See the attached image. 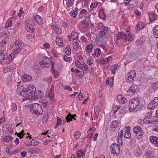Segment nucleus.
Returning a JSON list of instances; mask_svg holds the SVG:
<instances>
[{"mask_svg": "<svg viewBox=\"0 0 158 158\" xmlns=\"http://www.w3.org/2000/svg\"><path fill=\"white\" fill-rule=\"evenodd\" d=\"M66 54L68 56L71 54V49L69 46H67L65 48V49Z\"/></svg>", "mask_w": 158, "mask_h": 158, "instance_id": "nucleus-36", "label": "nucleus"}, {"mask_svg": "<svg viewBox=\"0 0 158 158\" xmlns=\"http://www.w3.org/2000/svg\"><path fill=\"white\" fill-rule=\"evenodd\" d=\"M98 3L97 2H92L90 5V8L92 10L95 9L98 6Z\"/></svg>", "mask_w": 158, "mask_h": 158, "instance_id": "nucleus-27", "label": "nucleus"}, {"mask_svg": "<svg viewBox=\"0 0 158 158\" xmlns=\"http://www.w3.org/2000/svg\"><path fill=\"white\" fill-rule=\"evenodd\" d=\"M23 46L24 44L21 40L19 39L16 40L15 42V47L13 52L16 54L20 53L22 51Z\"/></svg>", "mask_w": 158, "mask_h": 158, "instance_id": "nucleus-4", "label": "nucleus"}, {"mask_svg": "<svg viewBox=\"0 0 158 158\" xmlns=\"http://www.w3.org/2000/svg\"><path fill=\"white\" fill-rule=\"evenodd\" d=\"M120 108V106H114L112 108V111L115 113Z\"/></svg>", "mask_w": 158, "mask_h": 158, "instance_id": "nucleus-49", "label": "nucleus"}, {"mask_svg": "<svg viewBox=\"0 0 158 158\" xmlns=\"http://www.w3.org/2000/svg\"><path fill=\"white\" fill-rule=\"evenodd\" d=\"M109 59L107 57L105 59H102V60L101 62L103 64H107L109 61Z\"/></svg>", "mask_w": 158, "mask_h": 158, "instance_id": "nucleus-54", "label": "nucleus"}, {"mask_svg": "<svg viewBox=\"0 0 158 158\" xmlns=\"http://www.w3.org/2000/svg\"><path fill=\"white\" fill-rule=\"evenodd\" d=\"M152 87L154 89H156L158 88V82H155L152 84Z\"/></svg>", "mask_w": 158, "mask_h": 158, "instance_id": "nucleus-48", "label": "nucleus"}, {"mask_svg": "<svg viewBox=\"0 0 158 158\" xmlns=\"http://www.w3.org/2000/svg\"><path fill=\"white\" fill-rule=\"evenodd\" d=\"M80 30L81 32L85 33L86 32V29L85 27H83L80 29Z\"/></svg>", "mask_w": 158, "mask_h": 158, "instance_id": "nucleus-62", "label": "nucleus"}, {"mask_svg": "<svg viewBox=\"0 0 158 158\" xmlns=\"http://www.w3.org/2000/svg\"><path fill=\"white\" fill-rule=\"evenodd\" d=\"M132 35L129 31L120 32L114 35V41L117 45L122 43V41H130L133 39Z\"/></svg>", "mask_w": 158, "mask_h": 158, "instance_id": "nucleus-1", "label": "nucleus"}, {"mask_svg": "<svg viewBox=\"0 0 158 158\" xmlns=\"http://www.w3.org/2000/svg\"><path fill=\"white\" fill-rule=\"evenodd\" d=\"M156 117L154 118L152 120L148 121V123H152L154 124H158V118H156Z\"/></svg>", "mask_w": 158, "mask_h": 158, "instance_id": "nucleus-39", "label": "nucleus"}, {"mask_svg": "<svg viewBox=\"0 0 158 158\" xmlns=\"http://www.w3.org/2000/svg\"><path fill=\"white\" fill-rule=\"evenodd\" d=\"M57 122L56 123L59 125H62V124H64V121L63 120L62 121L61 118L59 117H57Z\"/></svg>", "mask_w": 158, "mask_h": 158, "instance_id": "nucleus-37", "label": "nucleus"}, {"mask_svg": "<svg viewBox=\"0 0 158 158\" xmlns=\"http://www.w3.org/2000/svg\"><path fill=\"white\" fill-rule=\"evenodd\" d=\"M56 42L59 46L62 47L63 45V41L61 40V38L60 37H58L56 39Z\"/></svg>", "mask_w": 158, "mask_h": 158, "instance_id": "nucleus-29", "label": "nucleus"}, {"mask_svg": "<svg viewBox=\"0 0 158 158\" xmlns=\"http://www.w3.org/2000/svg\"><path fill=\"white\" fill-rule=\"evenodd\" d=\"M76 116V114L72 115L69 113L68 114L66 117V122H67V123L70 122V121L72 120L73 118L74 120H76V118H74Z\"/></svg>", "mask_w": 158, "mask_h": 158, "instance_id": "nucleus-15", "label": "nucleus"}, {"mask_svg": "<svg viewBox=\"0 0 158 158\" xmlns=\"http://www.w3.org/2000/svg\"><path fill=\"white\" fill-rule=\"evenodd\" d=\"M52 28L58 34L61 33V30L60 28L58 26L56 25H53L52 26Z\"/></svg>", "mask_w": 158, "mask_h": 158, "instance_id": "nucleus-24", "label": "nucleus"}, {"mask_svg": "<svg viewBox=\"0 0 158 158\" xmlns=\"http://www.w3.org/2000/svg\"><path fill=\"white\" fill-rule=\"evenodd\" d=\"M85 152L83 151L82 150L79 151L77 153V158H81L82 157L84 158L85 155Z\"/></svg>", "mask_w": 158, "mask_h": 158, "instance_id": "nucleus-23", "label": "nucleus"}, {"mask_svg": "<svg viewBox=\"0 0 158 158\" xmlns=\"http://www.w3.org/2000/svg\"><path fill=\"white\" fill-rule=\"evenodd\" d=\"M94 53L96 56H99L101 53L100 49L99 48H96L94 51Z\"/></svg>", "mask_w": 158, "mask_h": 158, "instance_id": "nucleus-42", "label": "nucleus"}, {"mask_svg": "<svg viewBox=\"0 0 158 158\" xmlns=\"http://www.w3.org/2000/svg\"><path fill=\"white\" fill-rule=\"evenodd\" d=\"M33 111V113L37 115L43 114V110L40 105L37 103L32 104L31 111Z\"/></svg>", "mask_w": 158, "mask_h": 158, "instance_id": "nucleus-5", "label": "nucleus"}, {"mask_svg": "<svg viewBox=\"0 0 158 158\" xmlns=\"http://www.w3.org/2000/svg\"><path fill=\"white\" fill-rule=\"evenodd\" d=\"M124 136L126 138L130 139L131 138V134L128 131H126L124 133Z\"/></svg>", "mask_w": 158, "mask_h": 158, "instance_id": "nucleus-38", "label": "nucleus"}, {"mask_svg": "<svg viewBox=\"0 0 158 158\" xmlns=\"http://www.w3.org/2000/svg\"><path fill=\"white\" fill-rule=\"evenodd\" d=\"M99 108L98 106H95L94 109L95 113L96 114L97 116H98L99 114Z\"/></svg>", "mask_w": 158, "mask_h": 158, "instance_id": "nucleus-46", "label": "nucleus"}, {"mask_svg": "<svg viewBox=\"0 0 158 158\" xmlns=\"http://www.w3.org/2000/svg\"><path fill=\"white\" fill-rule=\"evenodd\" d=\"M34 20L39 24L41 25L43 23V19L40 16L36 15L34 18Z\"/></svg>", "mask_w": 158, "mask_h": 158, "instance_id": "nucleus-16", "label": "nucleus"}, {"mask_svg": "<svg viewBox=\"0 0 158 158\" xmlns=\"http://www.w3.org/2000/svg\"><path fill=\"white\" fill-rule=\"evenodd\" d=\"M63 58L65 61H69L71 60V58L70 57H68L66 55H64L63 56Z\"/></svg>", "mask_w": 158, "mask_h": 158, "instance_id": "nucleus-57", "label": "nucleus"}, {"mask_svg": "<svg viewBox=\"0 0 158 158\" xmlns=\"http://www.w3.org/2000/svg\"><path fill=\"white\" fill-rule=\"evenodd\" d=\"M78 36V34L77 32L73 31L71 34V38L74 40H75L77 38Z\"/></svg>", "mask_w": 158, "mask_h": 158, "instance_id": "nucleus-32", "label": "nucleus"}, {"mask_svg": "<svg viewBox=\"0 0 158 158\" xmlns=\"http://www.w3.org/2000/svg\"><path fill=\"white\" fill-rule=\"evenodd\" d=\"M17 86L18 87L17 91L20 93L21 96L25 97L26 95H28L26 89L24 88L23 86H20L19 87L18 85H17Z\"/></svg>", "mask_w": 158, "mask_h": 158, "instance_id": "nucleus-9", "label": "nucleus"}, {"mask_svg": "<svg viewBox=\"0 0 158 158\" xmlns=\"http://www.w3.org/2000/svg\"><path fill=\"white\" fill-rule=\"evenodd\" d=\"M146 156L147 158H154V153L152 151H147L146 152Z\"/></svg>", "mask_w": 158, "mask_h": 158, "instance_id": "nucleus-22", "label": "nucleus"}, {"mask_svg": "<svg viewBox=\"0 0 158 158\" xmlns=\"http://www.w3.org/2000/svg\"><path fill=\"white\" fill-rule=\"evenodd\" d=\"M12 24V21L11 20H8L5 25V27L6 28H8Z\"/></svg>", "mask_w": 158, "mask_h": 158, "instance_id": "nucleus-47", "label": "nucleus"}, {"mask_svg": "<svg viewBox=\"0 0 158 158\" xmlns=\"http://www.w3.org/2000/svg\"><path fill=\"white\" fill-rule=\"evenodd\" d=\"M150 141L156 147H158V137L156 136H151L150 138Z\"/></svg>", "mask_w": 158, "mask_h": 158, "instance_id": "nucleus-12", "label": "nucleus"}, {"mask_svg": "<svg viewBox=\"0 0 158 158\" xmlns=\"http://www.w3.org/2000/svg\"><path fill=\"white\" fill-rule=\"evenodd\" d=\"M117 98L118 100L122 104L124 103L127 102V100L121 95H118Z\"/></svg>", "mask_w": 158, "mask_h": 158, "instance_id": "nucleus-17", "label": "nucleus"}, {"mask_svg": "<svg viewBox=\"0 0 158 158\" xmlns=\"http://www.w3.org/2000/svg\"><path fill=\"white\" fill-rule=\"evenodd\" d=\"M24 144L27 146H30L33 145L35 144H33L32 140H31L29 139L27 140L25 142Z\"/></svg>", "mask_w": 158, "mask_h": 158, "instance_id": "nucleus-33", "label": "nucleus"}, {"mask_svg": "<svg viewBox=\"0 0 158 158\" xmlns=\"http://www.w3.org/2000/svg\"><path fill=\"white\" fill-rule=\"evenodd\" d=\"M94 62L93 59L91 57H89L87 61V63L88 64L89 66H90L93 64Z\"/></svg>", "mask_w": 158, "mask_h": 158, "instance_id": "nucleus-43", "label": "nucleus"}, {"mask_svg": "<svg viewBox=\"0 0 158 158\" xmlns=\"http://www.w3.org/2000/svg\"><path fill=\"white\" fill-rule=\"evenodd\" d=\"M136 90L135 87L131 86L127 91V94L130 95H134L135 93L136 92Z\"/></svg>", "mask_w": 158, "mask_h": 158, "instance_id": "nucleus-14", "label": "nucleus"}, {"mask_svg": "<svg viewBox=\"0 0 158 158\" xmlns=\"http://www.w3.org/2000/svg\"><path fill=\"white\" fill-rule=\"evenodd\" d=\"M74 136L76 139H78L81 136V132L77 131L75 133Z\"/></svg>", "mask_w": 158, "mask_h": 158, "instance_id": "nucleus-55", "label": "nucleus"}, {"mask_svg": "<svg viewBox=\"0 0 158 158\" xmlns=\"http://www.w3.org/2000/svg\"><path fill=\"white\" fill-rule=\"evenodd\" d=\"M25 28L27 31L31 33L35 31V28L32 25L29 23L25 24Z\"/></svg>", "mask_w": 158, "mask_h": 158, "instance_id": "nucleus-13", "label": "nucleus"}, {"mask_svg": "<svg viewBox=\"0 0 158 158\" xmlns=\"http://www.w3.org/2000/svg\"><path fill=\"white\" fill-rule=\"evenodd\" d=\"M15 55L14 53H11L8 57L9 60H12L15 58Z\"/></svg>", "mask_w": 158, "mask_h": 158, "instance_id": "nucleus-58", "label": "nucleus"}, {"mask_svg": "<svg viewBox=\"0 0 158 158\" xmlns=\"http://www.w3.org/2000/svg\"><path fill=\"white\" fill-rule=\"evenodd\" d=\"M153 34L156 38H158V25L155 26L153 30Z\"/></svg>", "mask_w": 158, "mask_h": 158, "instance_id": "nucleus-25", "label": "nucleus"}, {"mask_svg": "<svg viewBox=\"0 0 158 158\" xmlns=\"http://www.w3.org/2000/svg\"><path fill=\"white\" fill-rule=\"evenodd\" d=\"M110 148L112 151V153L118 155L120 152V149L119 146L116 143H113L110 146Z\"/></svg>", "mask_w": 158, "mask_h": 158, "instance_id": "nucleus-8", "label": "nucleus"}, {"mask_svg": "<svg viewBox=\"0 0 158 158\" xmlns=\"http://www.w3.org/2000/svg\"><path fill=\"white\" fill-rule=\"evenodd\" d=\"M134 149V154L137 156H140L142 153L141 150L138 147L135 148Z\"/></svg>", "mask_w": 158, "mask_h": 158, "instance_id": "nucleus-20", "label": "nucleus"}, {"mask_svg": "<svg viewBox=\"0 0 158 158\" xmlns=\"http://www.w3.org/2000/svg\"><path fill=\"white\" fill-rule=\"evenodd\" d=\"M42 103L44 107H46L47 105L48 104V102L47 100L43 99L42 101Z\"/></svg>", "mask_w": 158, "mask_h": 158, "instance_id": "nucleus-52", "label": "nucleus"}, {"mask_svg": "<svg viewBox=\"0 0 158 158\" xmlns=\"http://www.w3.org/2000/svg\"><path fill=\"white\" fill-rule=\"evenodd\" d=\"M77 8H75L74 10L70 12V15L72 17H76L77 14Z\"/></svg>", "mask_w": 158, "mask_h": 158, "instance_id": "nucleus-35", "label": "nucleus"}, {"mask_svg": "<svg viewBox=\"0 0 158 158\" xmlns=\"http://www.w3.org/2000/svg\"><path fill=\"white\" fill-rule=\"evenodd\" d=\"M140 100L138 97L133 98L130 101L129 104V110L130 111H133L136 110H138L140 109L139 105Z\"/></svg>", "mask_w": 158, "mask_h": 158, "instance_id": "nucleus-3", "label": "nucleus"}, {"mask_svg": "<svg viewBox=\"0 0 158 158\" xmlns=\"http://www.w3.org/2000/svg\"><path fill=\"white\" fill-rule=\"evenodd\" d=\"M94 47L93 45L92 44L88 45L86 47V51L87 52H90L92 50Z\"/></svg>", "mask_w": 158, "mask_h": 158, "instance_id": "nucleus-28", "label": "nucleus"}, {"mask_svg": "<svg viewBox=\"0 0 158 158\" xmlns=\"http://www.w3.org/2000/svg\"><path fill=\"white\" fill-rule=\"evenodd\" d=\"M128 76L127 81L130 82H132L134 81V78L135 77L136 73L135 70H131L128 74Z\"/></svg>", "mask_w": 158, "mask_h": 158, "instance_id": "nucleus-10", "label": "nucleus"}, {"mask_svg": "<svg viewBox=\"0 0 158 158\" xmlns=\"http://www.w3.org/2000/svg\"><path fill=\"white\" fill-rule=\"evenodd\" d=\"M135 14L137 16H139L140 15L141 12L137 10H135L134 12Z\"/></svg>", "mask_w": 158, "mask_h": 158, "instance_id": "nucleus-63", "label": "nucleus"}, {"mask_svg": "<svg viewBox=\"0 0 158 158\" xmlns=\"http://www.w3.org/2000/svg\"><path fill=\"white\" fill-rule=\"evenodd\" d=\"M119 124V123L117 121H113L111 122L110 126L112 128H115L117 127Z\"/></svg>", "mask_w": 158, "mask_h": 158, "instance_id": "nucleus-26", "label": "nucleus"}, {"mask_svg": "<svg viewBox=\"0 0 158 158\" xmlns=\"http://www.w3.org/2000/svg\"><path fill=\"white\" fill-rule=\"evenodd\" d=\"M12 108H13L14 111H15L17 110V105L16 104L13 103L11 105Z\"/></svg>", "mask_w": 158, "mask_h": 158, "instance_id": "nucleus-64", "label": "nucleus"}, {"mask_svg": "<svg viewBox=\"0 0 158 158\" xmlns=\"http://www.w3.org/2000/svg\"><path fill=\"white\" fill-rule=\"evenodd\" d=\"M17 136L20 139H21L23 137L24 134V131L23 130H22L20 132L18 133H17Z\"/></svg>", "mask_w": 158, "mask_h": 158, "instance_id": "nucleus-45", "label": "nucleus"}, {"mask_svg": "<svg viewBox=\"0 0 158 158\" xmlns=\"http://www.w3.org/2000/svg\"><path fill=\"white\" fill-rule=\"evenodd\" d=\"M6 49H4L0 51V56L2 57L6 54Z\"/></svg>", "mask_w": 158, "mask_h": 158, "instance_id": "nucleus-53", "label": "nucleus"}, {"mask_svg": "<svg viewBox=\"0 0 158 158\" xmlns=\"http://www.w3.org/2000/svg\"><path fill=\"white\" fill-rule=\"evenodd\" d=\"M65 1H67L66 2V6L68 7H69L71 6V5L73 4V3L74 0H65Z\"/></svg>", "mask_w": 158, "mask_h": 158, "instance_id": "nucleus-41", "label": "nucleus"}, {"mask_svg": "<svg viewBox=\"0 0 158 158\" xmlns=\"http://www.w3.org/2000/svg\"><path fill=\"white\" fill-rule=\"evenodd\" d=\"M123 131L122 130L120 131V132L119 133L118 138V139H122L123 136Z\"/></svg>", "mask_w": 158, "mask_h": 158, "instance_id": "nucleus-51", "label": "nucleus"}, {"mask_svg": "<svg viewBox=\"0 0 158 158\" xmlns=\"http://www.w3.org/2000/svg\"><path fill=\"white\" fill-rule=\"evenodd\" d=\"M11 137L10 135H7L3 138V140L6 142L9 141L11 140Z\"/></svg>", "mask_w": 158, "mask_h": 158, "instance_id": "nucleus-50", "label": "nucleus"}, {"mask_svg": "<svg viewBox=\"0 0 158 158\" xmlns=\"http://www.w3.org/2000/svg\"><path fill=\"white\" fill-rule=\"evenodd\" d=\"M35 95L36 98L39 99L42 97V93L40 90L37 91L35 92Z\"/></svg>", "mask_w": 158, "mask_h": 158, "instance_id": "nucleus-31", "label": "nucleus"}, {"mask_svg": "<svg viewBox=\"0 0 158 158\" xmlns=\"http://www.w3.org/2000/svg\"><path fill=\"white\" fill-rule=\"evenodd\" d=\"M97 27L98 28L100 29L101 30L102 28H103V27L105 26H104L102 23H99L98 24Z\"/></svg>", "mask_w": 158, "mask_h": 158, "instance_id": "nucleus-61", "label": "nucleus"}, {"mask_svg": "<svg viewBox=\"0 0 158 158\" xmlns=\"http://www.w3.org/2000/svg\"><path fill=\"white\" fill-rule=\"evenodd\" d=\"M110 29L107 27H103L100 31L99 35L100 36L98 38V42L97 41L98 44L102 42H104V38L106 39L109 35Z\"/></svg>", "mask_w": 158, "mask_h": 158, "instance_id": "nucleus-2", "label": "nucleus"}, {"mask_svg": "<svg viewBox=\"0 0 158 158\" xmlns=\"http://www.w3.org/2000/svg\"><path fill=\"white\" fill-rule=\"evenodd\" d=\"M73 48L74 50L75 51H77L79 46V44L77 42L76 40H74L73 41Z\"/></svg>", "mask_w": 158, "mask_h": 158, "instance_id": "nucleus-21", "label": "nucleus"}, {"mask_svg": "<svg viewBox=\"0 0 158 158\" xmlns=\"http://www.w3.org/2000/svg\"><path fill=\"white\" fill-rule=\"evenodd\" d=\"M119 66L117 64H114L112 66L111 68L113 69L111 73L112 74H114L115 73L116 70L118 69Z\"/></svg>", "mask_w": 158, "mask_h": 158, "instance_id": "nucleus-34", "label": "nucleus"}, {"mask_svg": "<svg viewBox=\"0 0 158 158\" xmlns=\"http://www.w3.org/2000/svg\"><path fill=\"white\" fill-rule=\"evenodd\" d=\"M145 41V39L144 37L141 36L136 41V45H142L143 44Z\"/></svg>", "mask_w": 158, "mask_h": 158, "instance_id": "nucleus-19", "label": "nucleus"}, {"mask_svg": "<svg viewBox=\"0 0 158 158\" xmlns=\"http://www.w3.org/2000/svg\"><path fill=\"white\" fill-rule=\"evenodd\" d=\"M150 17L153 19V20L155 21L157 18V15L154 13H152Z\"/></svg>", "mask_w": 158, "mask_h": 158, "instance_id": "nucleus-56", "label": "nucleus"}, {"mask_svg": "<svg viewBox=\"0 0 158 158\" xmlns=\"http://www.w3.org/2000/svg\"><path fill=\"white\" fill-rule=\"evenodd\" d=\"M133 131L138 139H139L142 137L143 132L142 129L139 126L135 127L133 128Z\"/></svg>", "mask_w": 158, "mask_h": 158, "instance_id": "nucleus-7", "label": "nucleus"}, {"mask_svg": "<svg viewBox=\"0 0 158 158\" xmlns=\"http://www.w3.org/2000/svg\"><path fill=\"white\" fill-rule=\"evenodd\" d=\"M12 70L11 68L10 69L8 67L5 68L3 70V72L4 73H7L9 71H10V70Z\"/></svg>", "mask_w": 158, "mask_h": 158, "instance_id": "nucleus-60", "label": "nucleus"}, {"mask_svg": "<svg viewBox=\"0 0 158 158\" xmlns=\"http://www.w3.org/2000/svg\"><path fill=\"white\" fill-rule=\"evenodd\" d=\"M108 81H109V82H110V85L111 86H112L113 85V82H114V77H111L108 79Z\"/></svg>", "mask_w": 158, "mask_h": 158, "instance_id": "nucleus-59", "label": "nucleus"}, {"mask_svg": "<svg viewBox=\"0 0 158 158\" xmlns=\"http://www.w3.org/2000/svg\"><path fill=\"white\" fill-rule=\"evenodd\" d=\"M26 89L28 95L33 94L36 91L35 87L32 85H29Z\"/></svg>", "mask_w": 158, "mask_h": 158, "instance_id": "nucleus-11", "label": "nucleus"}, {"mask_svg": "<svg viewBox=\"0 0 158 158\" xmlns=\"http://www.w3.org/2000/svg\"><path fill=\"white\" fill-rule=\"evenodd\" d=\"M87 11L85 9H82L79 13V14L81 16H83L84 15H85L87 14Z\"/></svg>", "mask_w": 158, "mask_h": 158, "instance_id": "nucleus-44", "label": "nucleus"}, {"mask_svg": "<svg viewBox=\"0 0 158 158\" xmlns=\"http://www.w3.org/2000/svg\"><path fill=\"white\" fill-rule=\"evenodd\" d=\"M51 61L48 57H44L42 61L39 63L40 66L43 68H48L51 65Z\"/></svg>", "mask_w": 158, "mask_h": 158, "instance_id": "nucleus-6", "label": "nucleus"}, {"mask_svg": "<svg viewBox=\"0 0 158 158\" xmlns=\"http://www.w3.org/2000/svg\"><path fill=\"white\" fill-rule=\"evenodd\" d=\"M156 106L154 104L153 102L151 101L150 102L148 105V106L147 108L148 109H152L153 108H154Z\"/></svg>", "mask_w": 158, "mask_h": 158, "instance_id": "nucleus-40", "label": "nucleus"}, {"mask_svg": "<svg viewBox=\"0 0 158 158\" xmlns=\"http://www.w3.org/2000/svg\"><path fill=\"white\" fill-rule=\"evenodd\" d=\"M23 80L25 82L30 81L31 80V77L29 75L24 74L23 77Z\"/></svg>", "mask_w": 158, "mask_h": 158, "instance_id": "nucleus-30", "label": "nucleus"}, {"mask_svg": "<svg viewBox=\"0 0 158 158\" xmlns=\"http://www.w3.org/2000/svg\"><path fill=\"white\" fill-rule=\"evenodd\" d=\"M145 24L143 22H139L136 25L137 29L140 30L143 29L145 27Z\"/></svg>", "mask_w": 158, "mask_h": 158, "instance_id": "nucleus-18", "label": "nucleus"}]
</instances>
